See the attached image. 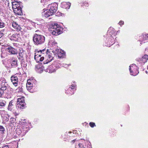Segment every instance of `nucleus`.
<instances>
[{"label":"nucleus","instance_id":"nucleus-1","mask_svg":"<svg viewBox=\"0 0 148 148\" xmlns=\"http://www.w3.org/2000/svg\"><path fill=\"white\" fill-rule=\"evenodd\" d=\"M52 53L50 52L49 50L45 49L42 50H36L34 59L37 62L42 61L45 58V60L43 63L44 64H46L51 61L53 60L54 56L57 55L59 58H61L65 55V53L64 51L58 49H55L53 50Z\"/></svg>","mask_w":148,"mask_h":148},{"label":"nucleus","instance_id":"nucleus-2","mask_svg":"<svg viewBox=\"0 0 148 148\" xmlns=\"http://www.w3.org/2000/svg\"><path fill=\"white\" fill-rule=\"evenodd\" d=\"M47 27L50 33L53 35L57 36L61 34L62 32V28L57 24L54 23L48 24Z\"/></svg>","mask_w":148,"mask_h":148},{"label":"nucleus","instance_id":"nucleus-3","mask_svg":"<svg viewBox=\"0 0 148 148\" xmlns=\"http://www.w3.org/2000/svg\"><path fill=\"white\" fill-rule=\"evenodd\" d=\"M33 40L34 44L36 45H38L44 42L45 38L43 36L35 34L33 36Z\"/></svg>","mask_w":148,"mask_h":148},{"label":"nucleus","instance_id":"nucleus-4","mask_svg":"<svg viewBox=\"0 0 148 148\" xmlns=\"http://www.w3.org/2000/svg\"><path fill=\"white\" fill-rule=\"evenodd\" d=\"M21 3L16 1L12 2V8L14 12L16 14L21 15L22 14V6L20 4Z\"/></svg>","mask_w":148,"mask_h":148},{"label":"nucleus","instance_id":"nucleus-5","mask_svg":"<svg viewBox=\"0 0 148 148\" xmlns=\"http://www.w3.org/2000/svg\"><path fill=\"white\" fill-rule=\"evenodd\" d=\"M42 4L44 7L48 6V8H49V10L53 14L55 13L57 10L58 5L56 3H52L51 4L49 3H44Z\"/></svg>","mask_w":148,"mask_h":148},{"label":"nucleus","instance_id":"nucleus-6","mask_svg":"<svg viewBox=\"0 0 148 148\" xmlns=\"http://www.w3.org/2000/svg\"><path fill=\"white\" fill-rule=\"evenodd\" d=\"M137 69L138 67L135 64H131L129 68L130 74L133 76H136L139 73Z\"/></svg>","mask_w":148,"mask_h":148},{"label":"nucleus","instance_id":"nucleus-7","mask_svg":"<svg viewBox=\"0 0 148 148\" xmlns=\"http://www.w3.org/2000/svg\"><path fill=\"white\" fill-rule=\"evenodd\" d=\"M35 82L34 79L32 78L27 80L26 87L28 91L31 92H32L31 89L35 85V83L34 82Z\"/></svg>","mask_w":148,"mask_h":148},{"label":"nucleus","instance_id":"nucleus-8","mask_svg":"<svg viewBox=\"0 0 148 148\" xmlns=\"http://www.w3.org/2000/svg\"><path fill=\"white\" fill-rule=\"evenodd\" d=\"M8 85L6 80L4 78L0 79V89L3 91L6 90L8 87Z\"/></svg>","mask_w":148,"mask_h":148},{"label":"nucleus","instance_id":"nucleus-9","mask_svg":"<svg viewBox=\"0 0 148 148\" xmlns=\"http://www.w3.org/2000/svg\"><path fill=\"white\" fill-rule=\"evenodd\" d=\"M25 103L24 97L18 98L17 100L16 107L21 109H23L25 107Z\"/></svg>","mask_w":148,"mask_h":148},{"label":"nucleus","instance_id":"nucleus-10","mask_svg":"<svg viewBox=\"0 0 148 148\" xmlns=\"http://www.w3.org/2000/svg\"><path fill=\"white\" fill-rule=\"evenodd\" d=\"M76 85L75 84V82H73L72 83L71 86L69 87L68 90H66V92L69 95H72L74 93V91L75 90Z\"/></svg>","mask_w":148,"mask_h":148},{"label":"nucleus","instance_id":"nucleus-11","mask_svg":"<svg viewBox=\"0 0 148 148\" xmlns=\"http://www.w3.org/2000/svg\"><path fill=\"white\" fill-rule=\"evenodd\" d=\"M108 33L111 36L110 39L112 44H110L112 45L113 44L112 43L114 42V38L113 37V36H115L116 35V33L114 32V29L112 27L109 28Z\"/></svg>","mask_w":148,"mask_h":148},{"label":"nucleus","instance_id":"nucleus-12","mask_svg":"<svg viewBox=\"0 0 148 148\" xmlns=\"http://www.w3.org/2000/svg\"><path fill=\"white\" fill-rule=\"evenodd\" d=\"M15 102L13 100H12L10 101L8 106V110L11 111H13L14 110V108L15 107Z\"/></svg>","mask_w":148,"mask_h":148},{"label":"nucleus","instance_id":"nucleus-13","mask_svg":"<svg viewBox=\"0 0 148 148\" xmlns=\"http://www.w3.org/2000/svg\"><path fill=\"white\" fill-rule=\"evenodd\" d=\"M5 50L10 53L11 54H17V51L15 48H14L11 47H8L5 48Z\"/></svg>","mask_w":148,"mask_h":148},{"label":"nucleus","instance_id":"nucleus-14","mask_svg":"<svg viewBox=\"0 0 148 148\" xmlns=\"http://www.w3.org/2000/svg\"><path fill=\"white\" fill-rule=\"evenodd\" d=\"M11 80L13 84L15 86H17L18 79L17 77L15 75H14L11 77Z\"/></svg>","mask_w":148,"mask_h":148},{"label":"nucleus","instance_id":"nucleus-15","mask_svg":"<svg viewBox=\"0 0 148 148\" xmlns=\"http://www.w3.org/2000/svg\"><path fill=\"white\" fill-rule=\"evenodd\" d=\"M56 67L53 64L49 66L46 69V71L49 73H52L56 71Z\"/></svg>","mask_w":148,"mask_h":148},{"label":"nucleus","instance_id":"nucleus-16","mask_svg":"<svg viewBox=\"0 0 148 148\" xmlns=\"http://www.w3.org/2000/svg\"><path fill=\"white\" fill-rule=\"evenodd\" d=\"M71 6V3H66V2H63L61 3V6L62 8H65L69 9Z\"/></svg>","mask_w":148,"mask_h":148},{"label":"nucleus","instance_id":"nucleus-17","mask_svg":"<svg viewBox=\"0 0 148 148\" xmlns=\"http://www.w3.org/2000/svg\"><path fill=\"white\" fill-rule=\"evenodd\" d=\"M12 96L11 89L8 88V90L5 93V97L8 99L11 98Z\"/></svg>","mask_w":148,"mask_h":148},{"label":"nucleus","instance_id":"nucleus-18","mask_svg":"<svg viewBox=\"0 0 148 148\" xmlns=\"http://www.w3.org/2000/svg\"><path fill=\"white\" fill-rule=\"evenodd\" d=\"M49 45L51 47H54L55 48L57 47V43L55 41V40L52 38L51 40H50L49 42Z\"/></svg>","mask_w":148,"mask_h":148},{"label":"nucleus","instance_id":"nucleus-19","mask_svg":"<svg viewBox=\"0 0 148 148\" xmlns=\"http://www.w3.org/2000/svg\"><path fill=\"white\" fill-rule=\"evenodd\" d=\"M12 25L16 30L19 31L20 30L21 27L16 22L13 21L12 23Z\"/></svg>","mask_w":148,"mask_h":148},{"label":"nucleus","instance_id":"nucleus-20","mask_svg":"<svg viewBox=\"0 0 148 148\" xmlns=\"http://www.w3.org/2000/svg\"><path fill=\"white\" fill-rule=\"evenodd\" d=\"M17 60L14 58L11 59V64L12 67H16L17 66Z\"/></svg>","mask_w":148,"mask_h":148},{"label":"nucleus","instance_id":"nucleus-21","mask_svg":"<svg viewBox=\"0 0 148 148\" xmlns=\"http://www.w3.org/2000/svg\"><path fill=\"white\" fill-rule=\"evenodd\" d=\"M49 10L48 11H46V12H44L42 13V15L43 17L45 18H47L49 17L50 16L53 15L52 14Z\"/></svg>","mask_w":148,"mask_h":148},{"label":"nucleus","instance_id":"nucleus-22","mask_svg":"<svg viewBox=\"0 0 148 148\" xmlns=\"http://www.w3.org/2000/svg\"><path fill=\"white\" fill-rule=\"evenodd\" d=\"M18 35L17 34H13V35L11 36L10 38V39L12 40H14L15 41H18Z\"/></svg>","mask_w":148,"mask_h":148},{"label":"nucleus","instance_id":"nucleus-23","mask_svg":"<svg viewBox=\"0 0 148 148\" xmlns=\"http://www.w3.org/2000/svg\"><path fill=\"white\" fill-rule=\"evenodd\" d=\"M148 60V55H144L142 58V61L143 63L145 62Z\"/></svg>","mask_w":148,"mask_h":148},{"label":"nucleus","instance_id":"nucleus-24","mask_svg":"<svg viewBox=\"0 0 148 148\" xmlns=\"http://www.w3.org/2000/svg\"><path fill=\"white\" fill-rule=\"evenodd\" d=\"M6 102L5 101L3 100H0V106H4L6 104Z\"/></svg>","mask_w":148,"mask_h":148},{"label":"nucleus","instance_id":"nucleus-25","mask_svg":"<svg viewBox=\"0 0 148 148\" xmlns=\"http://www.w3.org/2000/svg\"><path fill=\"white\" fill-rule=\"evenodd\" d=\"M19 56L21 58H23L25 54V51L23 50H20L19 53Z\"/></svg>","mask_w":148,"mask_h":148},{"label":"nucleus","instance_id":"nucleus-26","mask_svg":"<svg viewBox=\"0 0 148 148\" xmlns=\"http://www.w3.org/2000/svg\"><path fill=\"white\" fill-rule=\"evenodd\" d=\"M53 65L56 67V70L60 68L62 65L58 63H56L55 64H53Z\"/></svg>","mask_w":148,"mask_h":148},{"label":"nucleus","instance_id":"nucleus-27","mask_svg":"<svg viewBox=\"0 0 148 148\" xmlns=\"http://www.w3.org/2000/svg\"><path fill=\"white\" fill-rule=\"evenodd\" d=\"M141 37L143 38V39L142 40H146L147 39V38H148V34L143 35Z\"/></svg>","mask_w":148,"mask_h":148},{"label":"nucleus","instance_id":"nucleus-28","mask_svg":"<svg viewBox=\"0 0 148 148\" xmlns=\"http://www.w3.org/2000/svg\"><path fill=\"white\" fill-rule=\"evenodd\" d=\"M5 131V129L3 127L2 125H0V132L1 134L4 133V132Z\"/></svg>","mask_w":148,"mask_h":148},{"label":"nucleus","instance_id":"nucleus-29","mask_svg":"<svg viewBox=\"0 0 148 148\" xmlns=\"http://www.w3.org/2000/svg\"><path fill=\"white\" fill-rule=\"evenodd\" d=\"M9 120V119L8 117L7 116H5L3 118V122L6 123L8 122Z\"/></svg>","mask_w":148,"mask_h":148},{"label":"nucleus","instance_id":"nucleus-30","mask_svg":"<svg viewBox=\"0 0 148 148\" xmlns=\"http://www.w3.org/2000/svg\"><path fill=\"white\" fill-rule=\"evenodd\" d=\"M78 147H79V148H84L82 144L80 143H79L78 145L76 146V148H77Z\"/></svg>","mask_w":148,"mask_h":148},{"label":"nucleus","instance_id":"nucleus-31","mask_svg":"<svg viewBox=\"0 0 148 148\" xmlns=\"http://www.w3.org/2000/svg\"><path fill=\"white\" fill-rule=\"evenodd\" d=\"M49 0H41V3H44L47 4V3H49L48 2Z\"/></svg>","mask_w":148,"mask_h":148},{"label":"nucleus","instance_id":"nucleus-32","mask_svg":"<svg viewBox=\"0 0 148 148\" xmlns=\"http://www.w3.org/2000/svg\"><path fill=\"white\" fill-rule=\"evenodd\" d=\"M89 125L91 127H93L95 126V123L93 122H90Z\"/></svg>","mask_w":148,"mask_h":148},{"label":"nucleus","instance_id":"nucleus-33","mask_svg":"<svg viewBox=\"0 0 148 148\" xmlns=\"http://www.w3.org/2000/svg\"><path fill=\"white\" fill-rule=\"evenodd\" d=\"M4 23L0 21V28H3L4 27Z\"/></svg>","mask_w":148,"mask_h":148},{"label":"nucleus","instance_id":"nucleus-34","mask_svg":"<svg viewBox=\"0 0 148 148\" xmlns=\"http://www.w3.org/2000/svg\"><path fill=\"white\" fill-rule=\"evenodd\" d=\"M0 32L2 34H3V35H4V34L6 32L5 29H3L0 31Z\"/></svg>","mask_w":148,"mask_h":148},{"label":"nucleus","instance_id":"nucleus-35","mask_svg":"<svg viewBox=\"0 0 148 148\" xmlns=\"http://www.w3.org/2000/svg\"><path fill=\"white\" fill-rule=\"evenodd\" d=\"M119 24L121 26L124 24V22L123 21H121L119 23Z\"/></svg>","mask_w":148,"mask_h":148},{"label":"nucleus","instance_id":"nucleus-36","mask_svg":"<svg viewBox=\"0 0 148 148\" xmlns=\"http://www.w3.org/2000/svg\"><path fill=\"white\" fill-rule=\"evenodd\" d=\"M0 148H9L8 145H5L2 147H0Z\"/></svg>","mask_w":148,"mask_h":148},{"label":"nucleus","instance_id":"nucleus-37","mask_svg":"<svg viewBox=\"0 0 148 148\" xmlns=\"http://www.w3.org/2000/svg\"><path fill=\"white\" fill-rule=\"evenodd\" d=\"M84 5H85V6H87V7H88L89 5H88V2H85L84 3Z\"/></svg>","mask_w":148,"mask_h":148},{"label":"nucleus","instance_id":"nucleus-38","mask_svg":"<svg viewBox=\"0 0 148 148\" xmlns=\"http://www.w3.org/2000/svg\"><path fill=\"white\" fill-rule=\"evenodd\" d=\"M3 93V91L0 89V97H1L2 95V94Z\"/></svg>","mask_w":148,"mask_h":148},{"label":"nucleus","instance_id":"nucleus-39","mask_svg":"<svg viewBox=\"0 0 148 148\" xmlns=\"http://www.w3.org/2000/svg\"><path fill=\"white\" fill-rule=\"evenodd\" d=\"M3 36V34H1V33H0V38L1 37H2V36Z\"/></svg>","mask_w":148,"mask_h":148},{"label":"nucleus","instance_id":"nucleus-40","mask_svg":"<svg viewBox=\"0 0 148 148\" xmlns=\"http://www.w3.org/2000/svg\"><path fill=\"white\" fill-rule=\"evenodd\" d=\"M14 114L15 115V116H17L18 115V113H16V112H15L14 113Z\"/></svg>","mask_w":148,"mask_h":148},{"label":"nucleus","instance_id":"nucleus-41","mask_svg":"<svg viewBox=\"0 0 148 148\" xmlns=\"http://www.w3.org/2000/svg\"><path fill=\"white\" fill-rule=\"evenodd\" d=\"M3 53H1V57H2L3 56Z\"/></svg>","mask_w":148,"mask_h":148},{"label":"nucleus","instance_id":"nucleus-42","mask_svg":"<svg viewBox=\"0 0 148 148\" xmlns=\"http://www.w3.org/2000/svg\"><path fill=\"white\" fill-rule=\"evenodd\" d=\"M18 130H19V129H16V131H18Z\"/></svg>","mask_w":148,"mask_h":148},{"label":"nucleus","instance_id":"nucleus-43","mask_svg":"<svg viewBox=\"0 0 148 148\" xmlns=\"http://www.w3.org/2000/svg\"><path fill=\"white\" fill-rule=\"evenodd\" d=\"M83 141H84V142H85V140H83Z\"/></svg>","mask_w":148,"mask_h":148},{"label":"nucleus","instance_id":"nucleus-44","mask_svg":"<svg viewBox=\"0 0 148 148\" xmlns=\"http://www.w3.org/2000/svg\"><path fill=\"white\" fill-rule=\"evenodd\" d=\"M79 142H80V140H79Z\"/></svg>","mask_w":148,"mask_h":148}]
</instances>
